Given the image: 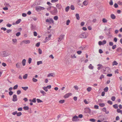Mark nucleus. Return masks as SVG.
Masks as SVG:
<instances>
[{"instance_id":"nucleus-1","label":"nucleus","mask_w":122,"mask_h":122,"mask_svg":"<svg viewBox=\"0 0 122 122\" xmlns=\"http://www.w3.org/2000/svg\"><path fill=\"white\" fill-rule=\"evenodd\" d=\"M45 9V8L43 7L40 6H37L36 7V10L38 12H39Z\"/></svg>"},{"instance_id":"nucleus-2","label":"nucleus","mask_w":122,"mask_h":122,"mask_svg":"<svg viewBox=\"0 0 122 122\" xmlns=\"http://www.w3.org/2000/svg\"><path fill=\"white\" fill-rule=\"evenodd\" d=\"M71 54H70V56L72 58H76V57L75 56V51L74 50H71Z\"/></svg>"},{"instance_id":"nucleus-3","label":"nucleus","mask_w":122,"mask_h":122,"mask_svg":"<svg viewBox=\"0 0 122 122\" xmlns=\"http://www.w3.org/2000/svg\"><path fill=\"white\" fill-rule=\"evenodd\" d=\"M52 15H55L57 14L58 11L57 10H53L49 11Z\"/></svg>"},{"instance_id":"nucleus-4","label":"nucleus","mask_w":122,"mask_h":122,"mask_svg":"<svg viewBox=\"0 0 122 122\" xmlns=\"http://www.w3.org/2000/svg\"><path fill=\"white\" fill-rule=\"evenodd\" d=\"M1 55L3 57H6L9 55V54L6 51H3L1 52Z\"/></svg>"},{"instance_id":"nucleus-5","label":"nucleus","mask_w":122,"mask_h":122,"mask_svg":"<svg viewBox=\"0 0 122 122\" xmlns=\"http://www.w3.org/2000/svg\"><path fill=\"white\" fill-rule=\"evenodd\" d=\"M86 33L84 32L80 35L79 36V37L81 38H85L87 37L86 35Z\"/></svg>"},{"instance_id":"nucleus-6","label":"nucleus","mask_w":122,"mask_h":122,"mask_svg":"<svg viewBox=\"0 0 122 122\" xmlns=\"http://www.w3.org/2000/svg\"><path fill=\"white\" fill-rule=\"evenodd\" d=\"M78 118V116L76 115H75L73 117L72 120L73 122H76L79 120V119H77Z\"/></svg>"},{"instance_id":"nucleus-7","label":"nucleus","mask_w":122,"mask_h":122,"mask_svg":"<svg viewBox=\"0 0 122 122\" xmlns=\"http://www.w3.org/2000/svg\"><path fill=\"white\" fill-rule=\"evenodd\" d=\"M107 43V41L106 40H103L102 42L101 41H99L98 42V44L99 46L103 45L106 44Z\"/></svg>"},{"instance_id":"nucleus-8","label":"nucleus","mask_w":122,"mask_h":122,"mask_svg":"<svg viewBox=\"0 0 122 122\" xmlns=\"http://www.w3.org/2000/svg\"><path fill=\"white\" fill-rule=\"evenodd\" d=\"M46 22L49 23L50 24L51 23H54V21L52 18H50L49 20L47 19L46 20Z\"/></svg>"},{"instance_id":"nucleus-9","label":"nucleus","mask_w":122,"mask_h":122,"mask_svg":"<svg viewBox=\"0 0 122 122\" xmlns=\"http://www.w3.org/2000/svg\"><path fill=\"white\" fill-rule=\"evenodd\" d=\"M12 100L13 102H16L17 100V98L16 95L14 94L13 96Z\"/></svg>"},{"instance_id":"nucleus-10","label":"nucleus","mask_w":122,"mask_h":122,"mask_svg":"<svg viewBox=\"0 0 122 122\" xmlns=\"http://www.w3.org/2000/svg\"><path fill=\"white\" fill-rule=\"evenodd\" d=\"M30 29L31 30H35L36 29V26L34 25L33 24H31Z\"/></svg>"},{"instance_id":"nucleus-11","label":"nucleus","mask_w":122,"mask_h":122,"mask_svg":"<svg viewBox=\"0 0 122 122\" xmlns=\"http://www.w3.org/2000/svg\"><path fill=\"white\" fill-rule=\"evenodd\" d=\"M72 94L71 93H68L66 94L64 96V97L65 98H67L69 97V96H71Z\"/></svg>"},{"instance_id":"nucleus-12","label":"nucleus","mask_w":122,"mask_h":122,"mask_svg":"<svg viewBox=\"0 0 122 122\" xmlns=\"http://www.w3.org/2000/svg\"><path fill=\"white\" fill-rule=\"evenodd\" d=\"M97 66H99L97 67V69L98 70H100L101 68H105L101 64H99L97 65Z\"/></svg>"},{"instance_id":"nucleus-13","label":"nucleus","mask_w":122,"mask_h":122,"mask_svg":"<svg viewBox=\"0 0 122 122\" xmlns=\"http://www.w3.org/2000/svg\"><path fill=\"white\" fill-rule=\"evenodd\" d=\"M56 7L59 10H61L62 8V6L61 4H58L56 5Z\"/></svg>"},{"instance_id":"nucleus-14","label":"nucleus","mask_w":122,"mask_h":122,"mask_svg":"<svg viewBox=\"0 0 122 122\" xmlns=\"http://www.w3.org/2000/svg\"><path fill=\"white\" fill-rule=\"evenodd\" d=\"M22 42H24V43L26 44H29L30 43V41L28 40L23 41H22Z\"/></svg>"},{"instance_id":"nucleus-15","label":"nucleus","mask_w":122,"mask_h":122,"mask_svg":"<svg viewBox=\"0 0 122 122\" xmlns=\"http://www.w3.org/2000/svg\"><path fill=\"white\" fill-rule=\"evenodd\" d=\"M49 6H50V8H47V9L49 11L51 9V7L53 8L54 9V10H57V9L56 8V7H54L53 6H51L50 5H49Z\"/></svg>"},{"instance_id":"nucleus-16","label":"nucleus","mask_w":122,"mask_h":122,"mask_svg":"<svg viewBox=\"0 0 122 122\" xmlns=\"http://www.w3.org/2000/svg\"><path fill=\"white\" fill-rule=\"evenodd\" d=\"M112 29L111 28H110L107 30V31H108V32L106 34V35H108L111 34V30Z\"/></svg>"},{"instance_id":"nucleus-17","label":"nucleus","mask_w":122,"mask_h":122,"mask_svg":"<svg viewBox=\"0 0 122 122\" xmlns=\"http://www.w3.org/2000/svg\"><path fill=\"white\" fill-rule=\"evenodd\" d=\"M88 3V1L87 0H85L83 3V4L85 5H86Z\"/></svg>"},{"instance_id":"nucleus-18","label":"nucleus","mask_w":122,"mask_h":122,"mask_svg":"<svg viewBox=\"0 0 122 122\" xmlns=\"http://www.w3.org/2000/svg\"><path fill=\"white\" fill-rule=\"evenodd\" d=\"M118 52H120L122 51V49L120 47L118 48L116 50Z\"/></svg>"},{"instance_id":"nucleus-19","label":"nucleus","mask_w":122,"mask_h":122,"mask_svg":"<svg viewBox=\"0 0 122 122\" xmlns=\"http://www.w3.org/2000/svg\"><path fill=\"white\" fill-rule=\"evenodd\" d=\"M75 16L76 17V19L78 20H79L80 19V17L79 16V15L78 13H76L75 15Z\"/></svg>"},{"instance_id":"nucleus-20","label":"nucleus","mask_w":122,"mask_h":122,"mask_svg":"<svg viewBox=\"0 0 122 122\" xmlns=\"http://www.w3.org/2000/svg\"><path fill=\"white\" fill-rule=\"evenodd\" d=\"M106 71L108 72H110L111 71L110 69L108 67H106Z\"/></svg>"},{"instance_id":"nucleus-21","label":"nucleus","mask_w":122,"mask_h":122,"mask_svg":"<svg viewBox=\"0 0 122 122\" xmlns=\"http://www.w3.org/2000/svg\"><path fill=\"white\" fill-rule=\"evenodd\" d=\"M88 67L90 69L92 70L93 69L94 66L92 65V64H90L88 66Z\"/></svg>"},{"instance_id":"nucleus-22","label":"nucleus","mask_w":122,"mask_h":122,"mask_svg":"<svg viewBox=\"0 0 122 122\" xmlns=\"http://www.w3.org/2000/svg\"><path fill=\"white\" fill-rule=\"evenodd\" d=\"M111 18L113 19H114L116 18L115 16L113 14H111Z\"/></svg>"},{"instance_id":"nucleus-23","label":"nucleus","mask_w":122,"mask_h":122,"mask_svg":"<svg viewBox=\"0 0 122 122\" xmlns=\"http://www.w3.org/2000/svg\"><path fill=\"white\" fill-rule=\"evenodd\" d=\"M26 60L25 59H23L22 61V64L23 66H25V65Z\"/></svg>"},{"instance_id":"nucleus-24","label":"nucleus","mask_w":122,"mask_h":122,"mask_svg":"<svg viewBox=\"0 0 122 122\" xmlns=\"http://www.w3.org/2000/svg\"><path fill=\"white\" fill-rule=\"evenodd\" d=\"M64 36L65 35H62L60 36L59 38L62 40L64 38Z\"/></svg>"},{"instance_id":"nucleus-25","label":"nucleus","mask_w":122,"mask_h":122,"mask_svg":"<svg viewBox=\"0 0 122 122\" xmlns=\"http://www.w3.org/2000/svg\"><path fill=\"white\" fill-rule=\"evenodd\" d=\"M112 64L113 66L117 65L118 63L116 61H114L112 62Z\"/></svg>"},{"instance_id":"nucleus-26","label":"nucleus","mask_w":122,"mask_h":122,"mask_svg":"<svg viewBox=\"0 0 122 122\" xmlns=\"http://www.w3.org/2000/svg\"><path fill=\"white\" fill-rule=\"evenodd\" d=\"M23 109L26 110H28L29 109V107L27 106H24L23 107Z\"/></svg>"},{"instance_id":"nucleus-27","label":"nucleus","mask_w":122,"mask_h":122,"mask_svg":"<svg viewBox=\"0 0 122 122\" xmlns=\"http://www.w3.org/2000/svg\"><path fill=\"white\" fill-rule=\"evenodd\" d=\"M21 88L23 89L24 90L26 91L28 89V87L27 86L22 87Z\"/></svg>"},{"instance_id":"nucleus-28","label":"nucleus","mask_w":122,"mask_h":122,"mask_svg":"<svg viewBox=\"0 0 122 122\" xmlns=\"http://www.w3.org/2000/svg\"><path fill=\"white\" fill-rule=\"evenodd\" d=\"M21 21V19H19L18 20H17L15 22V23L16 24H19L20 21Z\"/></svg>"},{"instance_id":"nucleus-29","label":"nucleus","mask_w":122,"mask_h":122,"mask_svg":"<svg viewBox=\"0 0 122 122\" xmlns=\"http://www.w3.org/2000/svg\"><path fill=\"white\" fill-rule=\"evenodd\" d=\"M4 5L6 7V6H7V7H11V6L8 3L6 2L4 4Z\"/></svg>"},{"instance_id":"nucleus-30","label":"nucleus","mask_w":122,"mask_h":122,"mask_svg":"<svg viewBox=\"0 0 122 122\" xmlns=\"http://www.w3.org/2000/svg\"><path fill=\"white\" fill-rule=\"evenodd\" d=\"M117 112L118 113H120L121 114H122V110H121L119 109H117Z\"/></svg>"},{"instance_id":"nucleus-31","label":"nucleus","mask_w":122,"mask_h":122,"mask_svg":"<svg viewBox=\"0 0 122 122\" xmlns=\"http://www.w3.org/2000/svg\"><path fill=\"white\" fill-rule=\"evenodd\" d=\"M108 89V87H105L104 89V91L105 92H107Z\"/></svg>"},{"instance_id":"nucleus-32","label":"nucleus","mask_w":122,"mask_h":122,"mask_svg":"<svg viewBox=\"0 0 122 122\" xmlns=\"http://www.w3.org/2000/svg\"><path fill=\"white\" fill-rule=\"evenodd\" d=\"M70 8V7L69 6H68L66 7L65 9V11L66 12H67L69 11Z\"/></svg>"},{"instance_id":"nucleus-33","label":"nucleus","mask_w":122,"mask_h":122,"mask_svg":"<svg viewBox=\"0 0 122 122\" xmlns=\"http://www.w3.org/2000/svg\"><path fill=\"white\" fill-rule=\"evenodd\" d=\"M113 107L115 109H117L118 108V105L117 104H115L113 105Z\"/></svg>"},{"instance_id":"nucleus-34","label":"nucleus","mask_w":122,"mask_h":122,"mask_svg":"<svg viewBox=\"0 0 122 122\" xmlns=\"http://www.w3.org/2000/svg\"><path fill=\"white\" fill-rule=\"evenodd\" d=\"M42 64V61H39L37 62V64L38 65H39L40 64Z\"/></svg>"},{"instance_id":"nucleus-35","label":"nucleus","mask_w":122,"mask_h":122,"mask_svg":"<svg viewBox=\"0 0 122 122\" xmlns=\"http://www.w3.org/2000/svg\"><path fill=\"white\" fill-rule=\"evenodd\" d=\"M40 92L41 93L43 94V95L44 96L46 94V93L43 90L40 91Z\"/></svg>"},{"instance_id":"nucleus-36","label":"nucleus","mask_w":122,"mask_h":122,"mask_svg":"<svg viewBox=\"0 0 122 122\" xmlns=\"http://www.w3.org/2000/svg\"><path fill=\"white\" fill-rule=\"evenodd\" d=\"M28 75L27 74H25L23 76V78L24 79H26L27 78Z\"/></svg>"},{"instance_id":"nucleus-37","label":"nucleus","mask_w":122,"mask_h":122,"mask_svg":"<svg viewBox=\"0 0 122 122\" xmlns=\"http://www.w3.org/2000/svg\"><path fill=\"white\" fill-rule=\"evenodd\" d=\"M99 105L101 107H103L105 106V104L104 103H100Z\"/></svg>"},{"instance_id":"nucleus-38","label":"nucleus","mask_w":122,"mask_h":122,"mask_svg":"<svg viewBox=\"0 0 122 122\" xmlns=\"http://www.w3.org/2000/svg\"><path fill=\"white\" fill-rule=\"evenodd\" d=\"M36 100L37 101V102L38 103H41V102H43L42 101L40 100L39 99H37Z\"/></svg>"},{"instance_id":"nucleus-39","label":"nucleus","mask_w":122,"mask_h":122,"mask_svg":"<svg viewBox=\"0 0 122 122\" xmlns=\"http://www.w3.org/2000/svg\"><path fill=\"white\" fill-rule=\"evenodd\" d=\"M102 21L103 23H105L107 22V20L105 18H103L102 19Z\"/></svg>"},{"instance_id":"nucleus-40","label":"nucleus","mask_w":122,"mask_h":122,"mask_svg":"<svg viewBox=\"0 0 122 122\" xmlns=\"http://www.w3.org/2000/svg\"><path fill=\"white\" fill-rule=\"evenodd\" d=\"M58 17L57 16H55L54 17V19L56 20H58Z\"/></svg>"},{"instance_id":"nucleus-41","label":"nucleus","mask_w":122,"mask_h":122,"mask_svg":"<svg viewBox=\"0 0 122 122\" xmlns=\"http://www.w3.org/2000/svg\"><path fill=\"white\" fill-rule=\"evenodd\" d=\"M92 88L90 87H89L87 89V90L88 92H90L92 90Z\"/></svg>"},{"instance_id":"nucleus-42","label":"nucleus","mask_w":122,"mask_h":122,"mask_svg":"<svg viewBox=\"0 0 122 122\" xmlns=\"http://www.w3.org/2000/svg\"><path fill=\"white\" fill-rule=\"evenodd\" d=\"M70 22V21L69 20H68L66 22V25H68L69 24V23Z\"/></svg>"},{"instance_id":"nucleus-43","label":"nucleus","mask_w":122,"mask_h":122,"mask_svg":"<svg viewBox=\"0 0 122 122\" xmlns=\"http://www.w3.org/2000/svg\"><path fill=\"white\" fill-rule=\"evenodd\" d=\"M22 115V113L21 112H19L18 113L17 112V116H20Z\"/></svg>"},{"instance_id":"nucleus-44","label":"nucleus","mask_w":122,"mask_h":122,"mask_svg":"<svg viewBox=\"0 0 122 122\" xmlns=\"http://www.w3.org/2000/svg\"><path fill=\"white\" fill-rule=\"evenodd\" d=\"M70 8L71 10H74L75 9V7L73 5H71L70 6Z\"/></svg>"},{"instance_id":"nucleus-45","label":"nucleus","mask_w":122,"mask_h":122,"mask_svg":"<svg viewBox=\"0 0 122 122\" xmlns=\"http://www.w3.org/2000/svg\"><path fill=\"white\" fill-rule=\"evenodd\" d=\"M18 86V85H16L14 86L13 87V89L14 90H15L17 89Z\"/></svg>"},{"instance_id":"nucleus-46","label":"nucleus","mask_w":122,"mask_h":122,"mask_svg":"<svg viewBox=\"0 0 122 122\" xmlns=\"http://www.w3.org/2000/svg\"><path fill=\"white\" fill-rule=\"evenodd\" d=\"M83 117V115L82 114H79L78 116V118H82Z\"/></svg>"},{"instance_id":"nucleus-47","label":"nucleus","mask_w":122,"mask_h":122,"mask_svg":"<svg viewBox=\"0 0 122 122\" xmlns=\"http://www.w3.org/2000/svg\"><path fill=\"white\" fill-rule=\"evenodd\" d=\"M43 88L46 92H47L48 91V89L46 87H43Z\"/></svg>"},{"instance_id":"nucleus-48","label":"nucleus","mask_w":122,"mask_h":122,"mask_svg":"<svg viewBox=\"0 0 122 122\" xmlns=\"http://www.w3.org/2000/svg\"><path fill=\"white\" fill-rule=\"evenodd\" d=\"M32 59L31 58H29L28 59V62L29 64H30L31 62Z\"/></svg>"},{"instance_id":"nucleus-49","label":"nucleus","mask_w":122,"mask_h":122,"mask_svg":"<svg viewBox=\"0 0 122 122\" xmlns=\"http://www.w3.org/2000/svg\"><path fill=\"white\" fill-rule=\"evenodd\" d=\"M38 51L39 53L40 54H42V51L40 48L38 49Z\"/></svg>"},{"instance_id":"nucleus-50","label":"nucleus","mask_w":122,"mask_h":122,"mask_svg":"<svg viewBox=\"0 0 122 122\" xmlns=\"http://www.w3.org/2000/svg\"><path fill=\"white\" fill-rule=\"evenodd\" d=\"M116 97L114 96H112L111 98V99L113 101H114L115 100Z\"/></svg>"},{"instance_id":"nucleus-51","label":"nucleus","mask_w":122,"mask_h":122,"mask_svg":"<svg viewBox=\"0 0 122 122\" xmlns=\"http://www.w3.org/2000/svg\"><path fill=\"white\" fill-rule=\"evenodd\" d=\"M65 100H60L59 101L60 103L62 104L64 103L65 102Z\"/></svg>"},{"instance_id":"nucleus-52","label":"nucleus","mask_w":122,"mask_h":122,"mask_svg":"<svg viewBox=\"0 0 122 122\" xmlns=\"http://www.w3.org/2000/svg\"><path fill=\"white\" fill-rule=\"evenodd\" d=\"M32 80L33 82H36L37 81V80L35 78H33Z\"/></svg>"},{"instance_id":"nucleus-53","label":"nucleus","mask_w":122,"mask_h":122,"mask_svg":"<svg viewBox=\"0 0 122 122\" xmlns=\"http://www.w3.org/2000/svg\"><path fill=\"white\" fill-rule=\"evenodd\" d=\"M20 64L19 63H17L16 64V67L18 68H20V66L19 65Z\"/></svg>"},{"instance_id":"nucleus-54","label":"nucleus","mask_w":122,"mask_h":122,"mask_svg":"<svg viewBox=\"0 0 122 122\" xmlns=\"http://www.w3.org/2000/svg\"><path fill=\"white\" fill-rule=\"evenodd\" d=\"M109 4L111 5H113V3L112 0H110Z\"/></svg>"},{"instance_id":"nucleus-55","label":"nucleus","mask_w":122,"mask_h":122,"mask_svg":"<svg viewBox=\"0 0 122 122\" xmlns=\"http://www.w3.org/2000/svg\"><path fill=\"white\" fill-rule=\"evenodd\" d=\"M90 121L92 122H94L96 121V120L94 118H91L90 119Z\"/></svg>"},{"instance_id":"nucleus-56","label":"nucleus","mask_w":122,"mask_h":122,"mask_svg":"<svg viewBox=\"0 0 122 122\" xmlns=\"http://www.w3.org/2000/svg\"><path fill=\"white\" fill-rule=\"evenodd\" d=\"M52 73H49L48 76V77H49L50 76H51L52 77H54V76L52 74Z\"/></svg>"},{"instance_id":"nucleus-57","label":"nucleus","mask_w":122,"mask_h":122,"mask_svg":"<svg viewBox=\"0 0 122 122\" xmlns=\"http://www.w3.org/2000/svg\"><path fill=\"white\" fill-rule=\"evenodd\" d=\"M107 103L111 105H112V102L110 100L108 101H107Z\"/></svg>"},{"instance_id":"nucleus-58","label":"nucleus","mask_w":122,"mask_h":122,"mask_svg":"<svg viewBox=\"0 0 122 122\" xmlns=\"http://www.w3.org/2000/svg\"><path fill=\"white\" fill-rule=\"evenodd\" d=\"M40 45V42H38L36 43V47H38Z\"/></svg>"},{"instance_id":"nucleus-59","label":"nucleus","mask_w":122,"mask_h":122,"mask_svg":"<svg viewBox=\"0 0 122 122\" xmlns=\"http://www.w3.org/2000/svg\"><path fill=\"white\" fill-rule=\"evenodd\" d=\"M20 32H18L16 34V36H19L20 35Z\"/></svg>"},{"instance_id":"nucleus-60","label":"nucleus","mask_w":122,"mask_h":122,"mask_svg":"<svg viewBox=\"0 0 122 122\" xmlns=\"http://www.w3.org/2000/svg\"><path fill=\"white\" fill-rule=\"evenodd\" d=\"M73 87L75 88V90H78V88L77 86H73Z\"/></svg>"},{"instance_id":"nucleus-61","label":"nucleus","mask_w":122,"mask_h":122,"mask_svg":"<svg viewBox=\"0 0 122 122\" xmlns=\"http://www.w3.org/2000/svg\"><path fill=\"white\" fill-rule=\"evenodd\" d=\"M32 102L35 103L36 102V98H34L32 100Z\"/></svg>"},{"instance_id":"nucleus-62","label":"nucleus","mask_w":122,"mask_h":122,"mask_svg":"<svg viewBox=\"0 0 122 122\" xmlns=\"http://www.w3.org/2000/svg\"><path fill=\"white\" fill-rule=\"evenodd\" d=\"M114 6L115 8H116L118 7V5L117 3H115L114 5Z\"/></svg>"},{"instance_id":"nucleus-63","label":"nucleus","mask_w":122,"mask_h":122,"mask_svg":"<svg viewBox=\"0 0 122 122\" xmlns=\"http://www.w3.org/2000/svg\"><path fill=\"white\" fill-rule=\"evenodd\" d=\"M27 15L25 13H23L22 14V16L23 17H25Z\"/></svg>"},{"instance_id":"nucleus-64","label":"nucleus","mask_w":122,"mask_h":122,"mask_svg":"<svg viewBox=\"0 0 122 122\" xmlns=\"http://www.w3.org/2000/svg\"><path fill=\"white\" fill-rule=\"evenodd\" d=\"M118 4L120 5H122V2L119 1L118 2Z\"/></svg>"}]
</instances>
